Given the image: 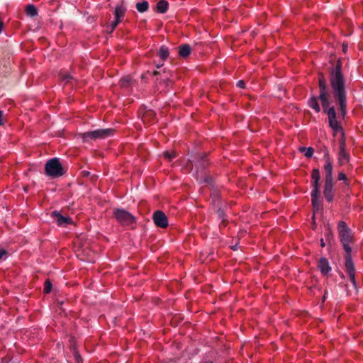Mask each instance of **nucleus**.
Masks as SVG:
<instances>
[{"mask_svg": "<svg viewBox=\"0 0 363 363\" xmlns=\"http://www.w3.org/2000/svg\"><path fill=\"white\" fill-rule=\"evenodd\" d=\"M3 124H4L3 111H0V125H2Z\"/></svg>", "mask_w": 363, "mask_h": 363, "instance_id": "c85d7f7f", "label": "nucleus"}, {"mask_svg": "<svg viewBox=\"0 0 363 363\" xmlns=\"http://www.w3.org/2000/svg\"><path fill=\"white\" fill-rule=\"evenodd\" d=\"M342 62L338 60L335 67L330 72V82L333 91V96L340 106L341 115L345 117L347 108V95L345 90V80L342 71Z\"/></svg>", "mask_w": 363, "mask_h": 363, "instance_id": "f257e3e1", "label": "nucleus"}, {"mask_svg": "<svg viewBox=\"0 0 363 363\" xmlns=\"http://www.w3.org/2000/svg\"><path fill=\"white\" fill-rule=\"evenodd\" d=\"M191 48L187 44L181 45L179 47V54L182 57H188L191 54Z\"/></svg>", "mask_w": 363, "mask_h": 363, "instance_id": "6ab92c4d", "label": "nucleus"}, {"mask_svg": "<svg viewBox=\"0 0 363 363\" xmlns=\"http://www.w3.org/2000/svg\"><path fill=\"white\" fill-rule=\"evenodd\" d=\"M325 298H326V296H325V294L323 296V300H325Z\"/></svg>", "mask_w": 363, "mask_h": 363, "instance_id": "f704fd0d", "label": "nucleus"}, {"mask_svg": "<svg viewBox=\"0 0 363 363\" xmlns=\"http://www.w3.org/2000/svg\"><path fill=\"white\" fill-rule=\"evenodd\" d=\"M113 214L117 221L122 225H130L135 222V217L125 210L116 209Z\"/></svg>", "mask_w": 363, "mask_h": 363, "instance_id": "423d86ee", "label": "nucleus"}, {"mask_svg": "<svg viewBox=\"0 0 363 363\" xmlns=\"http://www.w3.org/2000/svg\"><path fill=\"white\" fill-rule=\"evenodd\" d=\"M6 254V251L5 250H0V259Z\"/></svg>", "mask_w": 363, "mask_h": 363, "instance_id": "c756f323", "label": "nucleus"}, {"mask_svg": "<svg viewBox=\"0 0 363 363\" xmlns=\"http://www.w3.org/2000/svg\"><path fill=\"white\" fill-rule=\"evenodd\" d=\"M163 156L165 159L168 160L169 161H171L172 159L177 157V154L174 151H165L163 152Z\"/></svg>", "mask_w": 363, "mask_h": 363, "instance_id": "5701e85b", "label": "nucleus"}, {"mask_svg": "<svg viewBox=\"0 0 363 363\" xmlns=\"http://www.w3.org/2000/svg\"><path fill=\"white\" fill-rule=\"evenodd\" d=\"M26 12L28 16H30L31 17H34L38 15L37 9L33 4H29L26 6Z\"/></svg>", "mask_w": 363, "mask_h": 363, "instance_id": "4be33fe9", "label": "nucleus"}, {"mask_svg": "<svg viewBox=\"0 0 363 363\" xmlns=\"http://www.w3.org/2000/svg\"><path fill=\"white\" fill-rule=\"evenodd\" d=\"M136 9L140 13L147 11L149 9V4L147 1H143L136 4Z\"/></svg>", "mask_w": 363, "mask_h": 363, "instance_id": "412c9836", "label": "nucleus"}, {"mask_svg": "<svg viewBox=\"0 0 363 363\" xmlns=\"http://www.w3.org/2000/svg\"><path fill=\"white\" fill-rule=\"evenodd\" d=\"M52 284L49 279L45 280L44 283V292L45 294H50L52 291Z\"/></svg>", "mask_w": 363, "mask_h": 363, "instance_id": "b1692460", "label": "nucleus"}, {"mask_svg": "<svg viewBox=\"0 0 363 363\" xmlns=\"http://www.w3.org/2000/svg\"><path fill=\"white\" fill-rule=\"evenodd\" d=\"M169 52L167 47L162 45L160 48L157 55L162 60H165L169 56Z\"/></svg>", "mask_w": 363, "mask_h": 363, "instance_id": "aec40b11", "label": "nucleus"}, {"mask_svg": "<svg viewBox=\"0 0 363 363\" xmlns=\"http://www.w3.org/2000/svg\"><path fill=\"white\" fill-rule=\"evenodd\" d=\"M337 230L340 240L342 245L343 249L346 252L345 255V268L350 281L354 286H356L355 269L352 259V248L350 244L352 241V236L350 229L347 223L343 221H339L337 224Z\"/></svg>", "mask_w": 363, "mask_h": 363, "instance_id": "f03ea898", "label": "nucleus"}, {"mask_svg": "<svg viewBox=\"0 0 363 363\" xmlns=\"http://www.w3.org/2000/svg\"><path fill=\"white\" fill-rule=\"evenodd\" d=\"M308 106L313 108L316 113L320 111V108L318 104V99L315 96H311L308 100Z\"/></svg>", "mask_w": 363, "mask_h": 363, "instance_id": "a211bd4d", "label": "nucleus"}, {"mask_svg": "<svg viewBox=\"0 0 363 363\" xmlns=\"http://www.w3.org/2000/svg\"><path fill=\"white\" fill-rule=\"evenodd\" d=\"M114 130L111 128L97 129L92 131L85 132L81 134V138L84 142L89 140L103 139L112 135Z\"/></svg>", "mask_w": 363, "mask_h": 363, "instance_id": "20e7f679", "label": "nucleus"}, {"mask_svg": "<svg viewBox=\"0 0 363 363\" xmlns=\"http://www.w3.org/2000/svg\"><path fill=\"white\" fill-rule=\"evenodd\" d=\"M314 190L311 191V203L312 206L314 210H318L320 206V201H319V196H320V190H318L315 194H314Z\"/></svg>", "mask_w": 363, "mask_h": 363, "instance_id": "dca6fc26", "label": "nucleus"}, {"mask_svg": "<svg viewBox=\"0 0 363 363\" xmlns=\"http://www.w3.org/2000/svg\"><path fill=\"white\" fill-rule=\"evenodd\" d=\"M350 162V155L346 152L345 140L340 141V150L337 155V162L340 166H343Z\"/></svg>", "mask_w": 363, "mask_h": 363, "instance_id": "9d476101", "label": "nucleus"}, {"mask_svg": "<svg viewBox=\"0 0 363 363\" xmlns=\"http://www.w3.org/2000/svg\"><path fill=\"white\" fill-rule=\"evenodd\" d=\"M204 363H213V362L209 361V362H204Z\"/></svg>", "mask_w": 363, "mask_h": 363, "instance_id": "c9c22d12", "label": "nucleus"}, {"mask_svg": "<svg viewBox=\"0 0 363 363\" xmlns=\"http://www.w3.org/2000/svg\"><path fill=\"white\" fill-rule=\"evenodd\" d=\"M337 179L340 181H344V182H346L347 180L345 174L343 172L338 173Z\"/></svg>", "mask_w": 363, "mask_h": 363, "instance_id": "a878e982", "label": "nucleus"}, {"mask_svg": "<svg viewBox=\"0 0 363 363\" xmlns=\"http://www.w3.org/2000/svg\"><path fill=\"white\" fill-rule=\"evenodd\" d=\"M306 150L305 156L308 158H310L313 156L314 150L313 147H309L308 148L303 147L301 148V150Z\"/></svg>", "mask_w": 363, "mask_h": 363, "instance_id": "393cba45", "label": "nucleus"}, {"mask_svg": "<svg viewBox=\"0 0 363 363\" xmlns=\"http://www.w3.org/2000/svg\"><path fill=\"white\" fill-rule=\"evenodd\" d=\"M45 174L51 177L57 178L64 174V171L58 158L49 160L45 165Z\"/></svg>", "mask_w": 363, "mask_h": 363, "instance_id": "7ed1b4c3", "label": "nucleus"}, {"mask_svg": "<svg viewBox=\"0 0 363 363\" xmlns=\"http://www.w3.org/2000/svg\"><path fill=\"white\" fill-rule=\"evenodd\" d=\"M237 86L240 88L244 89L245 87V83L243 80H239L237 82Z\"/></svg>", "mask_w": 363, "mask_h": 363, "instance_id": "cd10ccee", "label": "nucleus"}, {"mask_svg": "<svg viewBox=\"0 0 363 363\" xmlns=\"http://www.w3.org/2000/svg\"><path fill=\"white\" fill-rule=\"evenodd\" d=\"M130 82V78L129 77H124L121 80V83L122 86H125Z\"/></svg>", "mask_w": 363, "mask_h": 363, "instance_id": "bb28decb", "label": "nucleus"}, {"mask_svg": "<svg viewBox=\"0 0 363 363\" xmlns=\"http://www.w3.org/2000/svg\"><path fill=\"white\" fill-rule=\"evenodd\" d=\"M152 218L157 227L166 228L168 226V219L163 211H155L153 214Z\"/></svg>", "mask_w": 363, "mask_h": 363, "instance_id": "9b49d317", "label": "nucleus"}, {"mask_svg": "<svg viewBox=\"0 0 363 363\" xmlns=\"http://www.w3.org/2000/svg\"><path fill=\"white\" fill-rule=\"evenodd\" d=\"M323 108L324 112L327 113L328 114L329 126L333 129V130L335 133L342 131V128L340 125V123L337 119L335 108L333 106L329 107L328 106L326 108Z\"/></svg>", "mask_w": 363, "mask_h": 363, "instance_id": "0eeeda50", "label": "nucleus"}, {"mask_svg": "<svg viewBox=\"0 0 363 363\" xmlns=\"http://www.w3.org/2000/svg\"><path fill=\"white\" fill-rule=\"evenodd\" d=\"M4 29V23L3 21L0 18V33L2 32Z\"/></svg>", "mask_w": 363, "mask_h": 363, "instance_id": "7c9ffc66", "label": "nucleus"}, {"mask_svg": "<svg viewBox=\"0 0 363 363\" xmlns=\"http://www.w3.org/2000/svg\"><path fill=\"white\" fill-rule=\"evenodd\" d=\"M323 194L327 201H333L334 197L333 181H325Z\"/></svg>", "mask_w": 363, "mask_h": 363, "instance_id": "f8f14e48", "label": "nucleus"}, {"mask_svg": "<svg viewBox=\"0 0 363 363\" xmlns=\"http://www.w3.org/2000/svg\"><path fill=\"white\" fill-rule=\"evenodd\" d=\"M320 246L322 247H324L325 246V243L324 240L323 238L320 239Z\"/></svg>", "mask_w": 363, "mask_h": 363, "instance_id": "2f4dec72", "label": "nucleus"}, {"mask_svg": "<svg viewBox=\"0 0 363 363\" xmlns=\"http://www.w3.org/2000/svg\"><path fill=\"white\" fill-rule=\"evenodd\" d=\"M126 9L123 5H117L115 8L114 16L115 19L112 21L110 25H108L107 28H110V32H113L116 26L123 21Z\"/></svg>", "mask_w": 363, "mask_h": 363, "instance_id": "6e6552de", "label": "nucleus"}, {"mask_svg": "<svg viewBox=\"0 0 363 363\" xmlns=\"http://www.w3.org/2000/svg\"><path fill=\"white\" fill-rule=\"evenodd\" d=\"M347 49V45H343V51L345 52Z\"/></svg>", "mask_w": 363, "mask_h": 363, "instance_id": "473e14b6", "label": "nucleus"}, {"mask_svg": "<svg viewBox=\"0 0 363 363\" xmlns=\"http://www.w3.org/2000/svg\"><path fill=\"white\" fill-rule=\"evenodd\" d=\"M320 179V171L318 168H314L311 172V186L312 190H314V194L319 189V181Z\"/></svg>", "mask_w": 363, "mask_h": 363, "instance_id": "ddd939ff", "label": "nucleus"}, {"mask_svg": "<svg viewBox=\"0 0 363 363\" xmlns=\"http://www.w3.org/2000/svg\"><path fill=\"white\" fill-rule=\"evenodd\" d=\"M318 86L320 89L318 99L320 101L323 108H326L327 106L330 105L329 94L328 91L326 81L322 74H320L318 77Z\"/></svg>", "mask_w": 363, "mask_h": 363, "instance_id": "39448f33", "label": "nucleus"}, {"mask_svg": "<svg viewBox=\"0 0 363 363\" xmlns=\"http://www.w3.org/2000/svg\"><path fill=\"white\" fill-rule=\"evenodd\" d=\"M232 248H233V250H237V247H236V246H235V247H232Z\"/></svg>", "mask_w": 363, "mask_h": 363, "instance_id": "72a5a7b5", "label": "nucleus"}, {"mask_svg": "<svg viewBox=\"0 0 363 363\" xmlns=\"http://www.w3.org/2000/svg\"><path fill=\"white\" fill-rule=\"evenodd\" d=\"M318 268L321 273L324 275H327L331 270L329 262L325 257H321L318 262Z\"/></svg>", "mask_w": 363, "mask_h": 363, "instance_id": "2eb2a0df", "label": "nucleus"}, {"mask_svg": "<svg viewBox=\"0 0 363 363\" xmlns=\"http://www.w3.org/2000/svg\"><path fill=\"white\" fill-rule=\"evenodd\" d=\"M53 216L56 218L57 223L60 226H67L72 223V220L69 217H65L61 215L60 213L55 211Z\"/></svg>", "mask_w": 363, "mask_h": 363, "instance_id": "4468645a", "label": "nucleus"}, {"mask_svg": "<svg viewBox=\"0 0 363 363\" xmlns=\"http://www.w3.org/2000/svg\"><path fill=\"white\" fill-rule=\"evenodd\" d=\"M323 160L325 161L323 167L325 173V181H333V160L327 149L324 152Z\"/></svg>", "mask_w": 363, "mask_h": 363, "instance_id": "1a4fd4ad", "label": "nucleus"}, {"mask_svg": "<svg viewBox=\"0 0 363 363\" xmlns=\"http://www.w3.org/2000/svg\"><path fill=\"white\" fill-rule=\"evenodd\" d=\"M169 4L166 0H160L157 3V11L158 13H164L167 11Z\"/></svg>", "mask_w": 363, "mask_h": 363, "instance_id": "f3484780", "label": "nucleus"}]
</instances>
